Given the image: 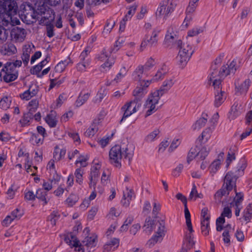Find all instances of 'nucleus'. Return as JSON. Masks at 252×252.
Masks as SVG:
<instances>
[{
  "instance_id": "obj_14",
  "label": "nucleus",
  "mask_w": 252,
  "mask_h": 252,
  "mask_svg": "<svg viewBox=\"0 0 252 252\" xmlns=\"http://www.w3.org/2000/svg\"><path fill=\"white\" fill-rule=\"evenodd\" d=\"M147 90L145 89L140 85L138 86L133 91V95L135 96V99L132 101H135V103H141V99L143 96L147 94Z\"/></svg>"
},
{
  "instance_id": "obj_19",
  "label": "nucleus",
  "mask_w": 252,
  "mask_h": 252,
  "mask_svg": "<svg viewBox=\"0 0 252 252\" xmlns=\"http://www.w3.org/2000/svg\"><path fill=\"white\" fill-rule=\"evenodd\" d=\"M230 191L224 188V186H222L221 189H219L214 195V199L216 202L220 203L221 202L222 197L228 195Z\"/></svg>"
},
{
  "instance_id": "obj_17",
  "label": "nucleus",
  "mask_w": 252,
  "mask_h": 252,
  "mask_svg": "<svg viewBox=\"0 0 252 252\" xmlns=\"http://www.w3.org/2000/svg\"><path fill=\"white\" fill-rule=\"evenodd\" d=\"M64 241L71 247L75 248H80L81 245L79 241L77 240L73 233H70L66 236L64 238Z\"/></svg>"
},
{
  "instance_id": "obj_53",
  "label": "nucleus",
  "mask_w": 252,
  "mask_h": 252,
  "mask_svg": "<svg viewBox=\"0 0 252 252\" xmlns=\"http://www.w3.org/2000/svg\"><path fill=\"white\" fill-rule=\"evenodd\" d=\"M196 150L195 148H191L189 152L188 153L187 156V162L189 164L191 161H192L194 158L197 156L196 155Z\"/></svg>"
},
{
  "instance_id": "obj_12",
  "label": "nucleus",
  "mask_w": 252,
  "mask_h": 252,
  "mask_svg": "<svg viewBox=\"0 0 252 252\" xmlns=\"http://www.w3.org/2000/svg\"><path fill=\"white\" fill-rule=\"evenodd\" d=\"M26 34V32L25 29L19 28L18 27H14L10 32V35L12 38L16 40L19 39H24Z\"/></svg>"
},
{
  "instance_id": "obj_40",
  "label": "nucleus",
  "mask_w": 252,
  "mask_h": 252,
  "mask_svg": "<svg viewBox=\"0 0 252 252\" xmlns=\"http://www.w3.org/2000/svg\"><path fill=\"white\" fill-rule=\"evenodd\" d=\"M83 171L80 168H78L75 170L74 175L76 178V182L79 185H82L83 182Z\"/></svg>"
},
{
  "instance_id": "obj_62",
  "label": "nucleus",
  "mask_w": 252,
  "mask_h": 252,
  "mask_svg": "<svg viewBox=\"0 0 252 252\" xmlns=\"http://www.w3.org/2000/svg\"><path fill=\"white\" fill-rule=\"evenodd\" d=\"M180 142L179 139H174L170 145L168 151L170 152L173 151L180 145Z\"/></svg>"
},
{
  "instance_id": "obj_39",
  "label": "nucleus",
  "mask_w": 252,
  "mask_h": 252,
  "mask_svg": "<svg viewBox=\"0 0 252 252\" xmlns=\"http://www.w3.org/2000/svg\"><path fill=\"white\" fill-rule=\"evenodd\" d=\"M2 69L9 73H12L18 75V71L13 64H12L11 62H7L4 65Z\"/></svg>"
},
{
  "instance_id": "obj_16",
  "label": "nucleus",
  "mask_w": 252,
  "mask_h": 252,
  "mask_svg": "<svg viewBox=\"0 0 252 252\" xmlns=\"http://www.w3.org/2000/svg\"><path fill=\"white\" fill-rule=\"evenodd\" d=\"M40 15L43 16L41 21H43V22H44L46 20H48L47 22L52 23L54 21L55 18V13L53 10L48 9L43 11H40Z\"/></svg>"
},
{
  "instance_id": "obj_25",
  "label": "nucleus",
  "mask_w": 252,
  "mask_h": 252,
  "mask_svg": "<svg viewBox=\"0 0 252 252\" xmlns=\"http://www.w3.org/2000/svg\"><path fill=\"white\" fill-rule=\"evenodd\" d=\"M176 39V34L174 32H169V31H168L164 39V44L166 45L167 47H169L174 44Z\"/></svg>"
},
{
  "instance_id": "obj_13",
  "label": "nucleus",
  "mask_w": 252,
  "mask_h": 252,
  "mask_svg": "<svg viewBox=\"0 0 252 252\" xmlns=\"http://www.w3.org/2000/svg\"><path fill=\"white\" fill-rule=\"evenodd\" d=\"M9 8H10L8 4H5V2L0 0V16L1 15L4 16L6 15L10 18V19H12V16L16 14L17 11L16 9H14V10L11 11H9Z\"/></svg>"
},
{
  "instance_id": "obj_35",
  "label": "nucleus",
  "mask_w": 252,
  "mask_h": 252,
  "mask_svg": "<svg viewBox=\"0 0 252 252\" xmlns=\"http://www.w3.org/2000/svg\"><path fill=\"white\" fill-rule=\"evenodd\" d=\"M240 106L238 107V103L235 102L231 108V110L229 112V118L231 119H234L239 114L238 109Z\"/></svg>"
},
{
  "instance_id": "obj_8",
  "label": "nucleus",
  "mask_w": 252,
  "mask_h": 252,
  "mask_svg": "<svg viewBox=\"0 0 252 252\" xmlns=\"http://www.w3.org/2000/svg\"><path fill=\"white\" fill-rule=\"evenodd\" d=\"M157 223L158 224L157 234L154 235L149 241L153 245L158 242L165 235V222L163 220L158 221Z\"/></svg>"
},
{
  "instance_id": "obj_41",
  "label": "nucleus",
  "mask_w": 252,
  "mask_h": 252,
  "mask_svg": "<svg viewBox=\"0 0 252 252\" xmlns=\"http://www.w3.org/2000/svg\"><path fill=\"white\" fill-rule=\"evenodd\" d=\"M23 215L24 211L20 208H17L12 211L10 215L14 220L15 219H20Z\"/></svg>"
},
{
  "instance_id": "obj_64",
  "label": "nucleus",
  "mask_w": 252,
  "mask_h": 252,
  "mask_svg": "<svg viewBox=\"0 0 252 252\" xmlns=\"http://www.w3.org/2000/svg\"><path fill=\"white\" fill-rule=\"evenodd\" d=\"M124 42L123 38H119L115 42L114 47L112 50L113 52H116L121 46V45Z\"/></svg>"
},
{
  "instance_id": "obj_33",
  "label": "nucleus",
  "mask_w": 252,
  "mask_h": 252,
  "mask_svg": "<svg viewBox=\"0 0 252 252\" xmlns=\"http://www.w3.org/2000/svg\"><path fill=\"white\" fill-rule=\"evenodd\" d=\"M192 233V232L189 231V233H186L185 236V241L186 243H184V244H185V246H187L188 249H191L194 245Z\"/></svg>"
},
{
  "instance_id": "obj_2",
  "label": "nucleus",
  "mask_w": 252,
  "mask_h": 252,
  "mask_svg": "<svg viewBox=\"0 0 252 252\" xmlns=\"http://www.w3.org/2000/svg\"><path fill=\"white\" fill-rule=\"evenodd\" d=\"M247 166V162L245 158H241L239 162L237 169L235 172L230 171L228 172L223 179V184L222 186H224L228 191H231L233 189H236V183L239 176L244 174V171Z\"/></svg>"
},
{
  "instance_id": "obj_20",
  "label": "nucleus",
  "mask_w": 252,
  "mask_h": 252,
  "mask_svg": "<svg viewBox=\"0 0 252 252\" xmlns=\"http://www.w3.org/2000/svg\"><path fill=\"white\" fill-rule=\"evenodd\" d=\"M160 94V92L158 90L152 93L145 104V106H148V103L157 104L160 97L163 95Z\"/></svg>"
},
{
  "instance_id": "obj_15",
  "label": "nucleus",
  "mask_w": 252,
  "mask_h": 252,
  "mask_svg": "<svg viewBox=\"0 0 252 252\" xmlns=\"http://www.w3.org/2000/svg\"><path fill=\"white\" fill-rule=\"evenodd\" d=\"M16 47L11 43L5 44L1 48V53L5 55L10 56L16 53Z\"/></svg>"
},
{
  "instance_id": "obj_18",
  "label": "nucleus",
  "mask_w": 252,
  "mask_h": 252,
  "mask_svg": "<svg viewBox=\"0 0 252 252\" xmlns=\"http://www.w3.org/2000/svg\"><path fill=\"white\" fill-rule=\"evenodd\" d=\"M157 224V223H155V221L153 220L150 217H147L145 220L144 225V231L148 235H150L155 228V225Z\"/></svg>"
},
{
  "instance_id": "obj_63",
  "label": "nucleus",
  "mask_w": 252,
  "mask_h": 252,
  "mask_svg": "<svg viewBox=\"0 0 252 252\" xmlns=\"http://www.w3.org/2000/svg\"><path fill=\"white\" fill-rule=\"evenodd\" d=\"M228 67L225 65H223L221 68L220 70L219 71V75L220 76V78H221L222 80L224 77L229 75V74L227 73Z\"/></svg>"
},
{
  "instance_id": "obj_56",
  "label": "nucleus",
  "mask_w": 252,
  "mask_h": 252,
  "mask_svg": "<svg viewBox=\"0 0 252 252\" xmlns=\"http://www.w3.org/2000/svg\"><path fill=\"white\" fill-rule=\"evenodd\" d=\"M203 32V29L202 28H195L188 32V35L189 36H194L198 35V34Z\"/></svg>"
},
{
  "instance_id": "obj_29",
  "label": "nucleus",
  "mask_w": 252,
  "mask_h": 252,
  "mask_svg": "<svg viewBox=\"0 0 252 252\" xmlns=\"http://www.w3.org/2000/svg\"><path fill=\"white\" fill-rule=\"evenodd\" d=\"M91 49L89 47H87L81 53L79 56L80 62L85 64H90V61L88 59H86L88 54L90 52Z\"/></svg>"
},
{
  "instance_id": "obj_58",
  "label": "nucleus",
  "mask_w": 252,
  "mask_h": 252,
  "mask_svg": "<svg viewBox=\"0 0 252 252\" xmlns=\"http://www.w3.org/2000/svg\"><path fill=\"white\" fill-rule=\"evenodd\" d=\"M227 67L228 70L227 74L234 73L237 69L236 60H233Z\"/></svg>"
},
{
  "instance_id": "obj_4",
  "label": "nucleus",
  "mask_w": 252,
  "mask_h": 252,
  "mask_svg": "<svg viewBox=\"0 0 252 252\" xmlns=\"http://www.w3.org/2000/svg\"><path fill=\"white\" fill-rule=\"evenodd\" d=\"M193 53V51L191 50V47L189 44L184 46L179 50L176 59L178 64L182 68L186 65Z\"/></svg>"
},
{
  "instance_id": "obj_44",
  "label": "nucleus",
  "mask_w": 252,
  "mask_h": 252,
  "mask_svg": "<svg viewBox=\"0 0 252 252\" xmlns=\"http://www.w3.org/2000/svg\"><path fill=\"white\" fill-rule=\"evenodd\" d=\"M221 164V160L217 159L214 160L210 165L209 168L210 169V172L213 174L216 173L218 170L219 169L220 165Z\"/></svg>"
},
{
  "instance_id": "obj_48",
  "label": "nucleus",
  "mask_w": 252,
  "mask_h": 252,
  "mask_svg": "<svg viewBox=\"0 0 252 252\" xmlns=\"http://www.w3.org/2000/svg\"><path fill=\"white\" fill-rule=\"evenodd\" d=\"M119 239L114 238L112 239L107 244L104 245V249L105 250H109V247H115V248H118L119 245Z\"/></svg>"
},
{
  "instance_id": "obj_57",
  "label": "nucleus",
  "mask_w": 252,
  "mask_h": 252,
  "mask_svg": "<svg viewBox=\"0 0 252 252\" xmlns=\"http://www.w3.org/2000/svg\"><path fill=\"white\" fill-rule=\"evenodd\" d=\"M98 128L96 126H91L88 128L85 132V135L88 137H91L94 136L95 133L97 132Z\"/></svg>"
},
{
  "instance_id": "obj_1",
  "label": "nucleus",
  "mask_w": 252,
  "mask_h": 252,
  "mask_svg": "<svg viewBox=\"0 0 252 252\" xmlns=\"http://www.w3.org/2000/svg\"><path fill=\"white\" fill-rule=\"evenodd\" d=\"M134 147L132 144H127L125 147H121L120 145L113 147L109 152V157L111 162L114 163L117 167L121 166V160L122 158L128 159L130 164L134 154Z\"/></svg>"
},
{
  "instance_id": "obj_52",
  "label": "nucleus",
  "mask_w": 252,
  "mask_h": 252,
  "mask_svg": "<svg viewBox=\"0 0 252 252\" xmlns=\"http://www.w3.org/2000/svg\"><path fill=\"white\" fill-rule=\"evenodd\" d=\"M213 130L211 127L206 128L202 133L201 137H199V140H202L204 138H205L206 140L209 138L210 133L212 132Z\"/></svg>"
},
{
  "instance_id": "obj_55",
  "label": "nucleus",
  "mask_w": 252,
  "mask_h": 252,
  "mask_svg": "<svg viewBox=\"0 0 252 252\" xmlns=\"http://www.w3.org/2000/svg\"><path fill=\"white\" fill-rule=\"evenodd\" d=\"M77 196L74 194H71L66 199V202L69 206H72L77 201Z\"/></svg>"
},
{
  "instance_id": "obj_9",
  "label": "nucleus",
  "mask_w": 252,
  "mask_h": 252,
  "mask_svg": "<svg viewBox=\"0 0 252 252\" xmlns=\"http://www.w3.org/2000/svg\"><path fill=\"white\" fill-rule=\"evenodd\" d=\"M215 98L214 101V105L216 107H218L224 102L226 98V94L224 91L221 90V86H220V89L217 88L215 89Z\"/></svg>"
},
{
  "instance_id": "obj_54",
  "label": "nucleus",
  "mask_w": 252,
  "mask_h": 252,
  "mask_svg": "<svg viewBox=\"0 0 252 252\" xmlns=\"http://www.w3.org/2000/svg\"><path fill=\"white\" fill-rule=\"evenodd\" d=\"M209 151L206 147H203L197 154V156L201 159L204 160L208 156Z\"/></svg>"
},
{
  "instance_id": "obj_21",
  "label": "nucleus",
  "mask_w": 252,
  "mask_h": 252,
  "mask_svg": "<svg viewBox=\"0 0 252 252\" xmlns=\"http://www.w3.org/2000/svg\"><path fill=\"white\" fill-rule=\"evenodd\" d=\"M148 75V73L145 72L143 67L141 65L138 66L133 73L134 79L141 81L143 78H145Z\"/></svg>"
},
{
  "instance_id": "obj_11",
  "label": "nucleus",
  "mask_w": 252,
  "mask_h": 252,
  "mask_svg": "<svg viewBox=\"0 0 252 252\" xmlns=\"http://www.w3.org/2000/svg\"><path fill=\"white\" fill-rule=\"evenodd\" d=\"M18 77V74L15 73H9L3 69H1L0 72V79L1 81L3 80L6 83H9L12 82Z\"/></svg>"
},
{
  "instance_id": "obj_22",
  "label": "nucleus",
  "mask_w": 252,
  "mask_h": 252,
  "mask_svg": "<svg viewBox=\"0 0 252 252\" xmlns=\"http://www.w3.org/2000/svg\"><path fill=\"white\" fill-rule=\"evenodd\" d=\"M210 227V220L209 218L207 217L206 219L201 220V230L202 233L205 235H208L209 234Z\"/></svg>"
},
{
  "instance_id": "obj_5",
  "label": "nucleus",
  "mask_w": 252,
  "mask_h": 252,
  "mask_svg": "<svg viewBox=\"0 0 252 252\" xmlns=\"http://www.w3.org/2000/svg\"><path fill=\"white\" fill-rule=\"evenodd\" d=\"M135 102V101H131L126 103L121 108L123 115L119 122L120 124H121L127 117L136 112L141 107V103L136 104Z\"/></svg>"
},
{
  "instance_id": "obj_36",
  "label": "nucleus",
  "mask_w": 252,
  "mask_h": 252,
  "mask_svg": "<svg viewBox=\"0 0 252 252\" xmlns=\"http://www.w3.org/2000/svg\"><path fill=\"white\" fill-rule=\"evenodd\" d=\"M252 217V206L249 204L243 212V218L245 221H250Z\"/></svg>"
},
{
  "instance_id": "obj_7",
  "label": "nucleus",
  "mask_w": 252,
  "mask_h": 252,
  "mask_svg": "<svg viewBox=\"0 0 252 252\" xmlns=\"http://www.w3.org/2000/svg\"><path fill=\"white\" fill-rule=\"evenodd\" d=\"M159 31L154 30L153 31L152 35L149 38L148 35H146L143 38L142 42L141 44L140 48L141 50H143V48L146 47L147 45L150 47H154L156 46L158 39L157 36L158 34Z\"/></svg>"
},
{
  "instance_id": "obj_26",
  "label": "nucleus",
  "mask_w": 252,
  "mask_h": 252,
  "mask_svg": "<svg viewBox=\"0 0 252 252\" xmlns=\"http://www.w3.org/2000/svg\"><path fill=\"white\" fill-rule=\"evenodd\" d=\"M173 84L174 83L172 80L170 79L165 80L163 82L162 86L158 91L160 92L161 94H164L168 91Z\"/></svg>"
},
{
  "instance_id": "obj_27",
  "label": "nucleus",
  "mask_w": 252,
  "mask_h": 252,
  "mask_svg": "<svg viewBox=\"0 0 252 252\" xmlns=\"http://www.w3.org/2000/svg\"><path fill=\"white\" fill-rule=\"evenodd\" d=\"M47 191L42 189H39L36 190V197L43 202V205L48 203V200L46 198Z\"/></svg>"
},
{
  "instance_id": "obj_10",
  "label": "nucleus",
  "mask_w": 252,
  "mask_h": 252,
  "mask_svg": "<svg viewBox=\"0 0 252 252\" xmlns=\"http://www.w3.org/2000/svg\"><path fill=\"white\" fill-rule=\"evenodd\" d=\"M209 76V80L210 82H212L213 86L214 89H220V86L221 85V79L220 78L218 71H210Z\"/></svg>"
},
{
  "instance_id": "obj_46",
  "label": "nucleus",
  "mask_w": 252,
  "mask_h": 252,
  "mask_svg": "<svg viewBox=\"0 0 252 252\" xmlns=\"http://www.w3.org/2000/svg\"><path fill=\"white\" fill-rule=\"evenodd\" d=\"M155 64V61L151 58L144 65H141V66L143 67L145 72L148 73V71L154 66Z\"/></svg>"
},
{
  "instance_id": "obj_61",
  "label": "nucleus",
  "mask_w": 252,
  "mask_h": 252,
  "mask_svg": "<svg viewBox=\"0 0 252 252\" xmlns=\"http://www.w3.org/2000/svg\"><path fill=\"white\" fill-rule=\"evenodd\" d=\"M32 88V86H30V88L28 90L20 94V97L21 99L28 100L32 98L31 94H30V90Z\"/></svg>"
},
{
  "instance_id": "obj_43",
  "label": "nucleus",
  "mask_w": 252,
  "mask_h": 252,
  "mask_svg": "<svg viewBox=\"0 0 252 252\" xmlns=\"http://www.w3.org/2000/svg\"><path fill=\"white\" fill-rule=\"evenodd\" d=\"M33 118V114L31 113L25 114L22 119L20 120L19 122L21 124L22 126L29 125L31 120Z\"/></svg>"
},
{
  "instance_id": "obj_31",
  "label": "nucleus",
  "mask_w": 252,
  "mask_h": 252,
  "mask_svg": "<svg viewBox=\"0 0 252 252\" xmlns=\"http://www.w3.org/2000/svg\"><path fill=\"white\" fill-rule=\"evenodd\" d=\"M90 95V94L89 93L82 94L81 92L76 101V106L80 107L88 99Z\"/></svg>"
},
{
  "instance_id": "obj_30",
  "label": "nucleus",
  "mask_w": 252,
  "mask_h": 252,
  "mask_svg": "<svg viewBox=\"0 0 252 252\" xmlns=\"http://www.w3.org/2000/svg\"><path fill=\"white\" fill-rule=\"evenodd\" d=\"M7 18L9 19H6L4 18L0 22V26L1 27L3 32L5 31L6 32H8V31L13 26L11 23V19H10L8 16Z\"/></svg>"
},
{
  "instance_id": "obj_47",
  "label": "nucleus",
  "mask_w": 252,
  "mask_h": 252,
  "mask_svg": "<svg viewBox=\"0 0 252 252\" xmlns=\"http://www.w3.org/2000/svg\"><path fill=\"white\" fill-rule=\"evenodd\" d=\"M46 34L49 37H52L55 35L54 32V25L51 22H47L46 24Z\"/></svg>"
},
{
  "instance_id": "obj_6",
  "label": "nucleus",
  "mask_w": 252,
  "mask_h": 252,
  "mask_svg": "<svg viewBox=\"0 0 252 252\" xmlns=\"http://www.w3.org/2000/svg\"><path fill=\"white\" fill-rule=\"evenodd\" d=\"M100 168V165L99 164H97L95 166H94L91 168L89 177V185L90 188H93L94 189H95L96 185L99 176Z\"/></svg>"
},
{
  "instance_id": "obj_32",
  "label": "nucleus",
  "mask_w": 252,
  "mask_h": 252,
  "mask_svg": "<svg viewBox=\"0 0 252 252\" xmlns=\"http://www.w3.org/2000/svg\"><path fill=\"white\" fill-rule=\"evenodd\" d=\"M12 101L11 97L7 96L3 97L0 101V107L4 110L9 108Z\"/></svg>"
},
{
  "instance_id": "obj_37",
  "label": "nucleus",
  "mask_w": 252,
  "mask_h": 252,
  "mask_svg": "<svg viewBox=\"0 0 252 252\" xmlns=\"http://www.w3.org/2000/svg\"><path fill=\"white\" fill-rule=\"evenodd\" d=\"M250 85V80H245L239 86H236V89H237V91L239 92L240 94H243L246 93L248 91Z\"/></svg>"
},
{
  "instance_id": "obj_49",
  "label": "nucleus",
  "mask_w": 252,
  "mask_h": 252,
  "mask_svg": "<svg viewBox=\"0 0 252 252\" xmlns=\"http://www.w3.org/2000/svg\"><path fill=\"white\" fill-rule=\"evenodd\" d=\"M167 4L166 1H162V3H160L159 7H158L157 9L156 12V15L158 16H160L162 14H165V9H166V5Z\"/></svg>"
},
{
  "instance_id": "obj_38",
  "label": "nucleus",
  "mask_w": 252,
  "mask_h": 252,
  "mask_svg": "<svg viewBox=\"0 0 252 252\" xmlns=\"http://www.w3.org/2000/svg\"><path fill=\"white\" fill-rule=\"evenodd\" d=\"M44 140V138L39 137L37 133H32V136L30 139V141L33 144L40 145L42 144Z\"/></svg>"
},
{
  "instance_id": "obj_60",
  "label": "nucleus",
  "mask_w": 252,
  "mask_h": 252,
  "mask_svg": "<svg viewBox=\"0 0 252 252\" xmlns=\"http://www.w3.org/2000/svg\"><path fill=\"white\" fill-rule=\"evenodd\" d=\"M88 158L85 157L82 155H80L78 159L75 161V164H77L78 163H80L82 167H86L87 165V164L86 163L87 160H88Z\"/></svg>"
},
{
  "instance_id": "obj_24",
  "label": "nucleus",
  "mask_w": 252,
  "mask_h": 252,
  "mask_svg": "<svg viewBox=\"0 0 252 252\" xmlns=\"http://www.w3.org/2000/svg\"><path fill=\"white\" fill-rule=\"evenodd\" d=\"M207 117L208 115L207 114H202V117L197 120L194 125H193V129L194 130L199 129L203 127L207 121Z\"/></svg>"
},
{
  "instance_id": "obj_42",
  "label": "nucleus",
  "mask_w": 252,
  "mask_h": 252,
  "mask_svg": "<svg viewBox=\"0 0 252 252\" xmlns=\"http://www.w3.org/2000/svg\"><path fill=\"white\" fill-rule=\"evenodd\" d=\"M60 215L58 212L53 211L48 217L47 220H49L51 224L54 226L56 225V221L60 218Z\"/></svg>"
},
{
  "instance_id": "obj_50",
  "label": "nucleus",
  "mask_w": 252,
  "mask_h": 252,
  "mask_svg": "<svg viewBox=\"0 0 252 252\" xmlns=\"http://www.w3.org/2000/svg\"><path fill=\"white\" fill-rule=\"evenodd\" d=\"M5 2V4H8V6L10 7L9 8V11H11L14 10V9H16V11L17 10V4L16 2L17 0H2Z\"/></svg>"
},
{
  "instance_id": "obj_45",
  "label": "nucleus",
  "mask_w": 252,
  "mask_h": 252,
  "mask_svg": "<svg viewBox=\"0 0 252 252\" xmlns=\"http://www.w3.org/2000/svg\"><path fill=\"white\" fill-rule=\"evenodd\" d=\"M234 149L230 148L226 159V167H228L231 162L235 159Z\"/></svg>"
},
{
  "instance_id": "obj_34",
  "label": "nucleus",
  "mask_w": 252,
  "mask_h": 252,
  "mask_svg": "<svg viewBox=\"0 0 252 252\" xmlns=\"http://www.w3.org/2000/svg\"><path fill=\"white\" fill-rule=\"evenodd\" d=\"M82 243L88 247L92 248L95 247L96 244V237H86L82 241Z\"/></svg>"
},
{
  "instance_id": "obj_3",
  "label": "nucleus",
  "mask_w": 252,
  "mask_h": 252,
  "mask_svg": "<svg viewBox=\"0 0 252 252\" xmlns=\"http://www.w3.org/2000/svg\"><path fill=\"white\" fill-rule=\"evenodd\" d=\"M21 9V19L27 24H32L34 20L39 19V13L35 10L31 4L22 5Z\"/></svg>"
},
{
  "instance_id": "obj_59",
  "label": "nucleus",
  "mask_w": 252,
  "mask_h": 252,
  "mask_svg": "<svg viewBox=\"0 0 252 252\" xmlns=\"http://www.w3.org/2000/svg\"><path fill=\"white\" fill-rule=\"evenodd\" d=\"M167 3L170 2V5L168 6L165 9V15L168 16V14L172 12L176 6V4L172 1H167Z\"/></svg>"
},
{
  "instance_id": "obj_51",
  "label": "nucleus",
  "mask_w": 252,
  "mask_h": 252,
  "mask_svg": "<svg viewBox=\"0 0 252 252\" xmlns=\"http://www.w3.org/2000/svg\"><path fill=\"white\" fill-rule=\"evenodd\" d=\"M159 131L158 129H155L146 136L145 138V140L148 142L153 141L154 140L157 136L159 134Z\"/></svg>"
},
{
  "instance_id": "obj_28",
  "label": "nucleus",
  "mask_w": 252,
  "mask_h": 252,
  "mask_svg": "<svg viewBox=\"0 0 252 252\" xmlns=\"http://www.w3.org/2000/svg\"><path fill=\"white\" fill-rule=\"evenodd\" d=\"M236 196L233 198V201L230 203L231 206H241V203L244 200V195L242 192H237L235 189Z\"/></svg>"
},
{
  "instance_id": "obj_23",
  "label": "nucleus",
  "mask_w": 252,
  "mask_h": 252,
  "mask_svg": "<svg viewBox=\"0 0 252 252\" xmlns=\"http://www.w3.org/2000/svg\"><path fill=\"white\" fill-rule=\"evenodd\" d=\"M55 114V112L51 111V113L47 115L45 118L46 122L48 124L50 127H55L56 126L58 122L56 116Z\"/></svg>"
}]
</instances>
